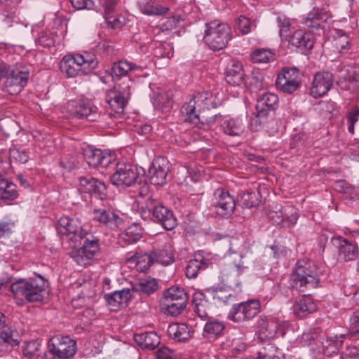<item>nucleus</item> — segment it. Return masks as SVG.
Listing matches in <instances>:
<instances>
[{
    "instance_id": "57",
    "label": "nucleus",
    "mask_w": 359,
    "mask_h": 359,
    "mask_svg": "<svg viewBox=\"0 0 359 359\" xmlns=\"http://www.w3.org/2000/svg\"><path fill=\"white\" fill-rule=\"evenodd\" d=\"M40 346V343L36 340L27 342L23 348V353L25 356L29 358L36 356L38 355Z\"/></svg>"
},
{
    "instance_id": "15",
    "label": "nucleus",
    "mask_w": 359,
    "mask_h": 359,
    "mask_svg": "<svg viewBox=\"0 0 359 359\" xmlns=\"http://www.w3.org/2000/svg\"><path fill=\"white\" fill-rule=\"evenodd\" d=\"M278 96L271 93H265L257 100L256 105L257 115L252 120L251 124L259 130L262 125L265 122L268 116L269 111L273 110L278 107Z\"/></svg>"
},
{
    "instance_id": "25",
    "label": "nucleus",
    "mask_w": 359,
    "mask_h": 359,
    "mask_svg": "<svg viewBox=\"0 0 359 359\" xmlns=\"http://www.w3.org/2000/svg\"><path fill=\"white\" fill-rule=\"evenodd\" d=\"M67 109L72 116L79 118H86L89 121H94L97 116L96 108L89 103L69 101L67 103Z\"/></svg>"
},
{
    "instance_id": "23",
    "label": "nucleus",
    "mask_w": 359,
    "mask_h": 359,
    "mask_svg": "<svg viewBox=\"0 0 359 359\" xmlns=\"http://www.w3.org/2000/svg\"><path fill=\"white\" fill-rule=\"evenodd\" d=\"M141 72H142L141 67L126 60H120L113 64L111 75L116 83L121 78H125L124 81H126L127 79H130L133 73H140Z\"/></svg>"
},
{
    "instance_id": "14",
    "label": "nucleus",
    "mask_w": 359,
    "mask_h": 359,
    "mask_svg": "<svg viewBox=\"0 0 359 359\" xmlns=\"http://www.w3.org/2000/svg\"><path fill=\"white\" fill-rule=\"evenodd\" d=\"M260 312V304L257 300L243 302L234 304L229 313V318L237 323H242L254 318Z\"/></svg>"
},
{
    "instance_id": "62",
    "label": "nucleus",
    "mask_w": 359,
    "mask_h": 359,
    "mask_svg": "<svg viewBox=\"0 0 359 359\" xmlns=\"http://www.w3.org/2000/svg\"><path fill=\"white\" fill-rule=\"evenodd\" d=\"M11 155L13 159L21 163H25L29 159V155L25 150L18 149H13L11 152Z\"/></svg>"
},
{
    "instance_id": "35",
    "label": "nucleus",
    "mask_w": 359,
    "mask_h": 359,
    "mask_svg": "<svg viewBox=\"0 0 359 359\" xmlns=\"http://www.w3.org/2000/svg\"><path fill=\"white\" fill-rule=\"evenodd\" d=\"M134 340L142 348L149 350L154 349L160 344V339L155 332L136 334Z\"/></svg>"
},
{
    "instance_id": "59",
    "label": "nucleus",
    "mask_w": 359,
    "mask_h": 359,
    "mask_svg": "<svg viewBox=\"0 0 359 359\" xmlns=\"http://www.w3.org/2000/svg\"><path fill=\"white\" fill-rule=\"evenodd\" d=\"M72 5L78 10L92 9L98 0H70Z\"/></svg>"
},
{
    "instance_id": "3",
    "label": "nucleus",
    "mask_w": 359,
    "mask_h": 359,
    "mask_svg": "<svg viewBox=\"0 0 359 359\" xmlns=\"http://www.w3.org/2000/svg\"><path fill=\"white\" fill-rule=\"evenodd\" d=\"M318 283L319 276L316 266L311 262L299 261L290 277L291 287L305 293L316 288Z\"/></svg>"
},
{
    "instance_id": "32",
    "label": "nucleus",
    "mask_w": 359,
    "mask_h": 359,
    "mask_svg": "<svg viewBox=\"0 0 359 359\" xmlns=\"http://www.w3.org/2000/svg\"><path fill=\"white\" fill-rule=\"evenodd\" d=\"M225 328V325L212 317L208 319L203 330V337L208 340H215L220 337Z\"/></svg>"
},
{
    "instance_id": "28",
    "label": "nucleus",
    "mask_w": 359,
    "mask_h": 359,
    "mask_svg": "<svg viewBox=\"0 0 359 359\" xmlns=\"http://www.w3.org/2000/svg\"><path fill=\"white\" fill-rule=\"evenodd\" d=\"M339 84L343 88H349L348 84L359 81V65H344L338 69Z\"/></svg>"
},
{
    "instance_id": "12",
    "label": "nucleus",
    "mask_w": 359,
    "mask_h": 359,
    "mask_svg": "<svg viewBox=\"0 0 359 359\" xmlns=\"http://www.w3.org/2000/svg\"><path fill=\"white\" fill-rule=\"evenodd\" d=\"M29 75V72L25 68L11 67V72L1 83L0 88L10 95H16L27 85Z\"/></svg>"
},
{
    "instance_id": "47",
    "label": "nucleus",
    "mask_w": 359,
    "mask_h": 359,
    "mask_svg": "<svg viewBox=\"0 0 359 359\" xmlns=\"http://www.w3.org/2000/svg\"><path fill=\"white\" fill-rule=\"evenodd\" d=\"M143 233V230L137 224H133L122 233V238L128 244L137 242Z\"/></svg>"
},
{
    "instance_id": "39",
    "label": "nucleus",
    "mask_w": 359,
    "mask_h": 359,
    "mask_svg": "<svg viewBox=\"0 0 359 359\" xmlns=\"http://www.w3.org/2000/svg\"><path fill=\"white\" fill-rule=\"evenodd\" d=\"M244 256L241 254H238L230 249L226 255V259L228 264L231 268L232 271L236 273V275H240L243 273L244 269L247 268L245 262L243 260Z\"/></svg>"
},
{
    "instance_id": "9",
    "label": "nucleus",
    "mask_w": 359,
    "mask_h": 359,
    "mask_svg": "<svg viewBox=\"0 0 359 359\" xmlns=\"http://www.w3.org/2000/svg\"><path fill=\"white\" fill-rule=\"evenodd\" d=\"M187 302V295L182 288L172 286L164 293L161 299V306L165 311L177 316L184 309Z\"/></svg>"
},
{
    "instance_id": "33",
    "label": "nucleus",
    "mask_w": 359,
    "mask_h": 359,
    "mask_svg": "<svg viewBox=\"0 0 359 359\" xmlns=\"http://www.w3.org/2000/svg\"><path fill=\"white\" fill-rule=\"evenodd\" d=\"M106 190L105 184L92 177L79 178V191L89 194H102Z\"/></svg>"
},
{
    "instance_id": "42",
    "label": "nucleus",
    "mask_w": 359,
    "mask_h": 359,
    "mask_svg": "<svg viewBox=\"0 0 359 359\" xmlns=\"http://www.w3.org/2000/svg\"><path fill=\"white\" fill-rule=\"evenodd\" d=\"M203 294H195L193 299L194 311L202 320H208L209 317V304L207 301L202 299Z\"/></svg>"
},
{
    "instance_id": "60",
    "label": "nucleus",
    "mask_w": 359,
    "mask_h": 359,
    "mask_svg": "<svg viewBox=\"0 0 359 359\" xmlns=\"http://www.w3.org/2000/svg\"><path fill=\"white\" fill-rule=\"evenodd\" d=\"M349 332L352 334L359 333V309L350 317Z\"/></svg>"
},
{
    "instance_id": "2",
    "label": "nucleus",
    "mask_w": 359,
    "mask_h": 359,
    "mask_svg": "<svg viewBox=\"0 0 359 359\" xmlns=\"http://www.w3.org/2000/svg\"><path fill=\"white\" fill-rule=\"evenodd\" d=\"M208 92L198 93L186 102L181 109L184 121L193 124L201 123L203 126H210L216 121L217 114L209 116V110L205 109L210 104Z\"/></svg>"
},
{
    "instance_id": "63",
    "label": "nucleus",
    "mask_w": 359,
    "mask_h": 359,
    "mask_svg": "<svg viewBox=\"0 0 359 359\" xmlns=\"http://www.w3.org/2000/svg\"><path fill=\"white\" fill-rule=\"evenodd\" d=\"M341 359H359V349L357 347H348L341 355Z\"/></svg>"
},
{
    "instance_id": "58",
    "label": "nucleus",
    "mask_w": 359,
    "mask_h": 359,
    "mask_svg": "<svg viewBox=\"0 0 359 359\" xmlns=\"http://www.w3.org/2000/svg\"><path fill=\"white\" fill-rule=\"evenodd\" d=\"M179 16H172L165 19H162L161 24V29L162 32L169 31L174 29L177 24L180 22Z\"/></svg>"
},
{
    "instance_id": "24",
    "label": "nucleus",
    "mask_w": 359,
    "mask_h": 359,
    "mask_svg": "<svg viewBox=\"0 0 359 359\" xmlns=\"http://www.w3.org/2000/svg\"><path fill=\"white\" fill-rule=\"evenodd\" d=\"M93 219L111 230L118 229L123 222V219L118 215L106 209L95 210Z\"/></svg>"
},
{
    "instance_id": "53",
    "label": "nucleus",
    "mask_w": 359,
    "mask_h": 359,
    "mask_svg": "<svg viewBox=\"0 0 359 359\" xmlns=\"http://www.w3.org/2000/svg\"><path fill=\"white\" fill-rule=\"evenodd\" d=\"M153 253L136 255L132 259L136 262L137 269L140 271H144L154 264Z\"/></svg>"
},
{
    "instance_id": "19",
    "label": "nucleus",
    "mask_w": 359,
    "mask_h": 359,
    "mask_svg": "<svg viewBox=\"0 0 359 359\" xmlns=\"http://www.w3.org/2000/svg\"><path fill=\"white\" fill-rule=\"evenodd\" d=\"M170 171V163L164 157L156 158L149 166L148 174L151 184L163 185L166 183V177Z\"/></svg>"
},
{
    "instance_id": "11",
    "label": "nucleus",
    "mask_w": 359,
    "mask_h": 359,
    "mask_svg": "<svg viewBox=\"0 0 359 359\" xmlns=\"http://www.w3.org/2000/svg\"><path fill=\"white\" fill-rule=\"evenodd\" d=\"M82 240V247L73 250L72 257L79 265L86 266L100 250L99 239L86 231Z\"/></svg>"
},
{
    "instance_id": "7",
    "label": "nucleus",
    "mask_w": 359,
    "mask_h": 359,
    "mask_svg": "<svg viewBox=\"0 0 359 359\" xmlns=\"http://www.w3.org/2000/svg\"><path fill=\"white\" fill-rule=\"evenodd\" d=\"M76 352V341L67 336H54L48 343L44 359H68Z\"/></svg>"
},
{
    "instance_id": "55",
    "label": "nucleus",
    "mask_w": 359,
    "mask_h": 359,
    "mask_svg": "<svg viewBox=\"0 0 359 359\" xmlns=\"http://www.w3.org/2000/svg\"><path fill=\"white\" fill-rule=\"evenodd\" d=\"M273 54L268 49H257L255 50L251 55L253 62L267 63L273 59Z\"/></svg>"
},
{
    "instance_id": "21",
    "label": "nucleus",
    "mask_w": 359,
    "mask_h": 359,
    "mask_svg": "<svg viewBox=\"0 0 359 359\" xmlns=\"http://www.w3.org/2000/svg\"><path fill=\"white\" fill-rule=\"evenodd\" d=\"M83 155L86 163L90 166H101L107 168L114 161V156L107 151L94 149L90 146H86L83 149Z\"/></svg>"
},
{
    "instance_id": "48",
    "label": "nucleus",
    "mask_w": 359,
    "mask_h": 359,
    "mask_svg": "<svg viewBox=\"0 0 359 359\" xmlns=\"http://www.w3.org/2000/svg\"><path fill=\"white\" fill-rule=\"evenodd\" d=\"M327 19V15L325 12H323L318 8L313 9L311 11L306 18L305 19L304 23L308 27H316L318 28L320 26L318 21H326Z\"/></svg>"
},
{
    "instance_id": "22",
    "label": "nucleus",
    "mask_w": 359,
    "mask_h": 359,
    "mask_svg": "<svg viewBox=\"0 0 359 359\" xmlns=\"http://www.w3.org/2000/svg\"><path fill=\"white\" fill-rule=\"evenodd\" d=\"M147 207L149 212L152 214L154 220L160 223L165 229L172 230L177 225V219L172 212L165 206L158 204L150 207L148 203Z\"/></svg>"
},
{
    "instance_id": "17",
    "label": "nucleus",
    "mask_w": 359,
    "mask_h": 359,
    "mask_svg": "<svg viewBox=\"0 0 359 359\" xmlns=\"http://www.w3.org/2000/svg\"><path fill=\"white\" fill-rule=\"evenodd\" d=\"M276 84L282 92L287 94L292 93L301 84L299 71L295 67L283 68L278 74Z\"/></svg>"
},
{
    "instance_id": "50",
    "label": "nucleus",
    "mask_w": 359,
    "mask_h": 359,
    "mask_svg": "<svg viewBox=\"0 0 359 359\" xmlns=\"http://www.w3.org/2000/svg\"><path fill=\"white\" fill-rule=\"evenodd\" d=\"M342 339L334 337V339H327L325 341L322 342L324 353L327 356H332L338 353L340 348L342 346Z\"/></svg>"
},
{
    "instance_id": "44",
    "label": "nucleus",
    "mask_w": 359,
    "mask_h": 359,
    "mask_svg": "<svg viewBox=\"0 0 359 359\" xmlns=\"http://www.w3.org/2000/svg\"><path fill=\"white\" fill-rule=\"evenodd\" d=\"M222 127L226 134L231 136L240 135L244 131V124L239 118L225 120Z\"/></svg>"
},
{
    "instance_id": "41",
    "label": "nucleus",
    "mask_w": 359,
    "mask_h": 359,
    "mask_svg": "<svg viewBox=\"0 0 359 359\" xmlns=\"http://www.w3.org/2000/svg\"><path fill=\"white\" fill-rule=\"evenodd\" d=\"M0 20L5 27H11L15 24H20L22 20L20 12L15 6L6 8L0 16Z\"/></svg>"
},
{
    "instance_id": "31",
    "label": "nucleus",
    "mask_w": 359,
    "mask_h": 359,
    "mask_svg": "<svg viewBox=\"0 0 359 359\" xmlns=\"http://www.w3.org/2000/svg\"><path fill=\"white\" fill-rule=\"evenodd\" d=\"M316 309V303L309 295L299 298L293 305L294 314L299 318H304Z\"/></svg>"
},
{
    "instance_id": "13",
    "label": "nucleus",
    "mask_w": 359,
    "mask_h": 359,
    "mask_svg": "<svg viewBox=\"0 0 359 359\" xmlns=\"http://www.w3.org/2000/svg\"><path fill=\"white\" fill-rule=\"evenodd\" d=\"M269 219L273 223L285 227L294 225L299 217L297 209L292 205L283 206L281 204H273L268 212Z\"/></svg>"
},
{
    "instance_id": "4",
    "label": "nucleus",
    "mask_w": 359,
    "mask_h": 359,
    "mask_svg": "<svg viewBox=\"0 0 359 359\" xmlns=\"http://www.w3.org/2000/svg\"><path fill=\"white\" fill-rule=\"evenodd\" d=\"M98 61L95 55L84 53L65 55L60 62V70L67 77L88 74L97 68Z\"/></svg>"
},
{
    "instance_id": "26",
    "label": "nucleus",
    "mask_w": 359,
    "mask_h": 359,
    "mask_svg": "<svg viewBox=\"0 0 359 359\" xmlns=\"http://www.w3.org/2000/svg\"><path fill=\"white\" fill-rule=\"evenodd\" d=\"M133 297L131 288L114 291L110 294L105 295V299L112 311H116L120 307L127 306L128 302Z\"/></svg>"
},
{
    "instance_id": "51",
    "label": "nucleus",
    "mask_w": 359,
    "mask_h": 359,
    "mask_svg": "<svg viewBox=\"0 0 359 359\" xmlns=\"http://www.w3.org/2000/svg\"><path fill=\"white\" fill-rule=\"evenodd\" d=\"M255 27V23L245 15H241L236 20L235 28L243 35L251 32Z\"/></svg>"
},
{
    "instance_id": "8",
    "label": "nucleus",
    "mask_w": 359,
    "mask_h": 359,
    "mask_svg": "<svg viewBox=\"0 0 359 359\" xmlns=\"http://www.w3.org/2000/svg\"><path fill=\"white\" fill-rule=\"evenodd\" d=\"M56 229L61 238L69 242L73 248H76L81 243L86 231L82 228L78 219L67 216L60 218Z\"/></svg>"
},
{
    "instance_id": "37",
    "label": "nucleus",
    "mask_w": 359,
    "mask_h": 359,
    "mask_svg": "<svg viewBox=\"0 0 359 359\" xmlns=\"http://www.w3.org/2000/svg\"><path fill=\"white\" fill-rule=\"evenodd\" d=\"M137 4L141 12L148 15H163L169 11L166 6L156 4L154 0H140Z\"/></svg>"
},
{
    "instance_id": "64",
    "label": "nucleus",
    "mask_w": 359,
    "mask_h": 359,
    "mask_svg": "<svg viewBox=\"0 0 359 359\" xmlns=\"http://www.w3.org/2000/svg\"><path fill=\"white\" fill-rule=\"evenodd\" d=\"M172 355L171 350L165 346L160 348L156 353V359H171Z\"/></svg>"
},
{
    "instance_id": "29",
    "label": "nucleus",
    "mask_w": 359,
    "mask_h": 359,
    "mask_svg": "<svg viewBox=\"0 0 359 359\" xmlns=\"http://www.w3.org/2000/svg\"><path fill=\"white\" fill-rule=\"evenodd\" d=\"M211 262L201 253H196L194 259L189 261L186 267V276L188 278H196L199 271L206 269Z\"/></svg>"
},
{
    "instance_id": "43",
    "label": "nucleus",
    "mask_w": 359,
    "mask_h": 359,
    "mask_svg": "<svg viewBox=\"0 0 359 359\" xmlns=\"http://www.w3.org/2000/svg\"><path fill=\"white\" fill-rule=\"evenodd\" d=\"M117 6L116 0H105L104 1V16L108 24L111 25L113 28H117L121 26L122 22L119 18H116L113 14L116 11Z\"/></svg>"
},
{
    "instance_id": "10",
    "label": "nucleus",
    "mask_w": 359,
    "mask_h": 359,
    "mask_svg": "<svg viewBox=\"0 0 359 359\" xmlns=\"http://www.w3.org/2000/svg\"><path fill=\"white\" fill-rule=\"evenodd\" d=\"M292 330L288 323L280 322L273 317L261 316L257 334L262 341H266L275 338L278 334L283 337Z\"/></svg>"
},
{
    "instance_id": "16",
    "label": "nucleus",
    "mask_w": 359,
    "mask_h": 359,
    "mask_svg": "<svg viewBox=\"0 0 359 359\" xmlns=\"http://www.w3.org/2000/svg\"><path fill=\"white\" fill-rule=\"evenodd\" d=\"M141 178L137 168L130 164H120L111 175V182L117 187L125 189L134 185Z\"/></svg>"
},
{
    "instance_id": "45",
    "label": "nucleus",
    "mask_w": 359,
    "mask_h": 359,
    "mask_svg": "<svg viewBox=\"0 0 359 359\" xmlns=\"http://www.w3.org/2000/svg\"><path fill=\"white\" fill-rule=\"evenodd\" d=\"M340 255L346 261L354 260L359 255L358 246L346 239H343L340 244Z\"/></svg>"
},
{
    "instance_id": "46",
    "label": "nucleus",
    "mask_w": 359,
    "mask_h": 359,
    "mask_svg": "<svg viewBox=\"0 0 359 359\" xmlns=\"http://www.w3.org/2000/svg\"><path fill=\"white\" fill-rule=\"evenodd\" d=\"M18 196L16 186L7 180L0 177V199L14 200Z\"/></svg>"
},
{
    "instance_id": "61",
    "label": "nucleus",
    "mask_w": 359,
    "mask_h": 359,
    "mask_svg": "<svg viewBox=\"0 0 359 359\" xmlns=\"http://www.w3.org/2000/svg\"><path fill=\"white\" fill-rule=\"evenodd\" d=\"M278 22H279V27H280V36L282 39H285L287 40L288 39V34L287 32L290 30V23L287 18H278Z\"/></svg>"
},
{
    "instance_id": "27",
    "label": "nucleus",
    "mask_w": 359,
    "mask_h": 359,
    "mask_svg": "<svg viewBox=\"0 0 359 359\" xmlns=\"http://www.w3.org/2000/svg\"><path fill=\"white\" fill-rule=\"evenodd\" d=\"M20 341L18 332L11 327L6 325L0 330V352L7 353L13 347L19 344Z\"/></svg>"
},
{
    "instance_id": "6",
    "label": "nucleus",
    "mask_w": 359,
    "mask_h": 359,
    "mask_svg": "<svg viewBox=\"0 0 359 359\" xmlns=\"http://www.w3.org/2000/svg\"><path fill=\"white\" fill-rule=\"evenodd\" d=\"M231 39V27L226 23L215 20L205 24L203 40L213 50L226 48Z\"/></svg>"
},
{
    "instance_id": "5",
    "label": "nucleus",
    "mask_w": 359,
    "mask_h": 359,
    "mask_svg": "<svg viewBox=\"0 0 359 359\" xmlns=\"http://www.w3.org/2000/svg\"><path fill=\"white\" fill-rule=\"evenodd\" d=\"M134 86V81L127 79L126 81L116 83L112 88L106 92L105 100L113 116L123 113L125 107L130 99Z\"/></svg>"
},
{
    "instance_id": "34",
    "label": "nucleus",
    "mask_w": 359,
    "mask_h": 359,
    "mask_svg": "<svg viewBox=\"0 0 359 359\" xmlns=\"http://www.w3.org/2000/svg\"><path fill=\"white\" fill-rule=\"evenodd\" d=\"M167 332L176 341H187L191 338V328L184 323H173L168 326Z\"/></svg>"
},
{
    "instance_id": "1",
    "label": "nucleus",
    "mask_w": 359,
    "mask_h": 359,
    "mask_svg": "<svg viewBox=\"0 0 359 359\" xmlns=\"http://www.w3.org/2000/svg\"><path fill=\"white\" fill-rule=\"evenodd\" d=\"M46 280L41 276L38 278H20L12 282L11 278H4L0 282V291L9 287L15 299H25L29 302H40L44 297Z\"/></svg>"
},
{
    "instance_id": "18",
    "label": "nucleus",
    "mask_w": 359,
    "mask_h": 359,
    "mask_svg": "<svg viewBox=\"0 0 359 359\" xmlns=\"http://www.w3.org/2000/svg\"><path fill=\"white\" fill-rule=\"evenodd\" d=\"M214 196L213 207L216 214L224 217L231 215L236 208L233 196L223 189H217Z\"/></svg>"
},
{
    "instance_id": "38",
    "label": "nucleus",
    "mask_w": 359,
    "mask_h": 359,
    "mask_svg": "<svg viewBox=\"0 0 359 359\" xmlns=\"http://www.w3.org/2000/svg\"><path fill=\"white\" fill-rule=\"evenodd\" d=\"M157 289V281L156 279L150 278L140 280L131 287L133 294L137 292L147 296L154 293Z\"/></svg>"
},
{
    "instance_id": "30",
    "label": "nucleus",
    "mask_w": 359,
    "mask_h": 359,
    "mask_svg": "<svg viewBox=\"0 0 359 359\" xmlns=\"http://www.w3.org/2000/svg\"><path fill=\"white\" fill-rule=\"evenodd\" d=\"M288 41L292 47L299 48L302 51L311 50L314 45L311 34L305 33L302 30L294 32Z\"/></svg>"
},
{
    "instance_id": "20",
    "label": "nucleus",
    "mask_w": 359,
    "mask_h": 359,
    "mask_svg": "<svg viewBox=\"0 0 359 359\" xmlns=\"http://www.w3.org/2000/svg\"><path fill=\"white\" fill-rule=\"evenodd\" d=\"M333 84V76L328 72L317 73L313 79L310 88V94L314 98L324 96L330 90Z\"/></svg>"
},
{
    "instance_id": "52",
    "label": "nucleus",
    "mask_w": 359,
    "mask_h": 359,
    "mask_svg": "<svg viewBox=\"0 0 359 359\" xmlns=\"http://www.w3.org/2000/svg\"><path fill=\"white\" fill-rule=\"evenodd\" d=\"M151 252L153 253V257H154V263H158L163 265H169L174 262L173 254L168 248Z\"/></svg>"
},
{
    "instance_id": "36",
    "label": "nucleus",
    "mask_w": 359,
    "mask_h": 359,
    "mask_svg": "<svg viewBox=\"0 0 359 359\" xmlns=\"http://www.w3.org/2000/svg\"><path fill=\"white\" fill-rule=\"evenodd\" d=\"M333 46L341 55H347L351 53V43L349 36L341 29H336L333 36Z\"/></svg>"
},
{
    "instance_id": "49",
    "label": "nucleus",
    "mask_w": 359,
    "mask_h": 359,
    "mask_svg": "<svg viewBox=\"0 0 359 359\" xmlns=\"http://www.w3.org/2000/svg\"><path fill=\"white\" fill-rule=\"evenodd\" d=\"M154 102L156 107L163 111H168L172 106L171 97L164 90H158L155 92Z\"/></svg>"
},
{
    "instance_id": "56",
    "label": "nucleus",
    "mask_w": 359,
    "mask_h": 359,
    "mask_svg": "<svg viewBox=\"0 0 359 359\" xmlns=\"http://www.w3.org/2000/svg\"><path fill=\"white\" fill-rule=\"evenodd\" d=\"M154 55L157 57L171 58L174 55L173 46L169 43H161L155 48Z\"/></svg>"
},
{
    "instance_id": "54",
    "label": "nucleus",
    "mask_w": 359,
    "mask_h": 359,
    "mask_svg": "<svg viewBox=\"0 0 359 359\" xmlns=\"http://www.w3.org/2000/svg\"><path fill=\"white\" fill-rule=\"evenodd\" d=\"M241 202L248 208L256 207L261 203L259 194L255 191H246L241 196Z\"/></svg>"
},
{
    "instance_id": "40",
    "label": "nucleus",
    "mask_w": 359,
    "mask_h": 359,
    "mask_svg": "<svg viewBox=\"0 0 359 359\" xmlns=\"http://www.w3.org/2000/svg\"><path fill=\"white\" fill-rule=\"evenodd\" d=\"M226 80L228 83L233 86L241 85L244 80L242 65L238 62H233L231 67L226 71Z\"/></svg>"
}]
</instances>
